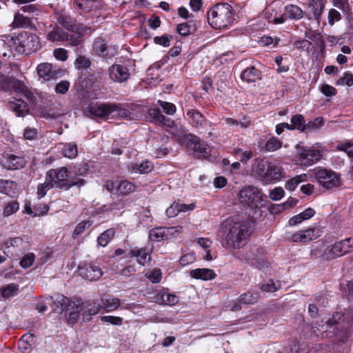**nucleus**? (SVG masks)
Segmentation results:
<instances>
[{"label": "nucleus", "mask_w": 353, "mask_h": 353, "mask_svg": "<svg viewBox=\"0 0 353 353\" xmlns=\"http://www.w3.org/2000/svg\"><path fill=\"white\" fill-rule=\"evenodd\" d=\"M39 48V38L33 34L25 32L14 37L11 35L2 37L0 39V53L3 57L14 56V51L19 54H30Z\"/></svg>", "instance_id": "f257e3e1"}, {"label": "nucleus", "mask_w": 353, "mask_h": 353, "mask_svg": "<svg viewBox=\"0 0 353 353\" xmlns=\"http://www.w3.org/2000/svg\"><path fill=\"white\" fill-rule=\"evenodd\" d=\"M352 331L353 319L343 321V314L341 321H337L333 316L325 321H318L312 326V332L315 336L322 338L336 336L342 341L347 339Z\"/></svg>", "instance_id": "f03ea898"}, {"label": "nucleus", "mask_w": 353, "mask_h": 353, "mask_svg": "<svg viewBox=\"0 0 353 353\" xmlns=\"http://www.w3.org/2000/svg\"><path fill=\"white\" fill-rule=\"evenodd\" d=\"M222 226L225 234L223 245L229 248H239L252 232L249 222L239 218L227 220Z\"/></svg>", "instance_id": "7ed1b4c3"}, {"label": "nucleus", "mask_w": 353, "mask_h": 353, "mask_svg": "<svg viewBox=\"0 0 353 353\" xmlns=\"http://www.w3.org/2000/svg\"><path fill=\"white\" fill-rule=\"evenodd\" d=\"M234 20V10L226 3L214 5L208 12V21L215 29L225 28Z\"/></svg>", "instance_id": "20e7f679"}, {"label": "nucleus", "mask_w": 353, "mask_h": 353, "mask_svg": "<svg viewBox=\"0 0 353 353\" xmlns=\"http://www.w3.org/2000/svg\"><path fill=\"white\" fill-rule=\"evenodd\" d=\"M47 39L51 42H61L67 46H77L82 41L79 34H70L59 26L47 34Z\"/></svg>", "instance_id": "39448f33"}, {"label": "nucleus", "mask_w": 353, "mask_h": 353, "mask_svg": "<svg viewBox=\"0 0 353 353\" xmlns=\"http://www.w3.org/2000/svg\"><path fill=\"white\" fill-rule=\"evenodd\" d=\"M179 142L196 152L199 157H208L210 150L206 143L201 141L199 137L192 134H184L178 136Z\"/></svg>", "instance_id": "423d86ee"}, {"label": "nucleus", "mask_w": 353, "mask_h": 353, "mask_svg": "<svg viewBox=\"0 0 353 353\" xmlns=\"http://www.w3.org/2000/svg\"><path fill=\"white\" fill-rule=\"evenodd\" d=\"M319 183L325 189H332L341 185L339 174L331 170L320 169L315 173Z\"/></svg>", "instance_id": "0eeeda50"}, {"label": "nucleus", "mask_w": 353, "mask_h": 353, "mask_svg": "<svg viewBox=\"0 0 353 353\" xmlns=\"http://www.w3.org/2000/svg\"><path fill=\"white\" fill-rule=\"evenodd\" d=\"M322 158L321 150L311 148H299L297 150L296 161L301 165L310 166Z\"/></svg>", "instance_id": "6e6552de"}, {"label": "nucleus", "mask_w": 353, "mask_h": 353, "mask_svg": "<svg viewBox=\"0 0 353 353\" xmlns=\"http://www.w3.org/2000/svg\"><path fill=\"white\" fill-rule=\"evenodd\" d=\"M262 197V193L254 186L245 187L239 194L240 202L252 208L258 207L263 201Z\"/></svg>", "instance_id": "1a4fd4ad"}, {"label": "nucleus", "mask_w": 353, "mask_h": 353, "mask_svg": "<svg viewBox=\"0 0 353 353\" xmlns=\"http://www.w3.org/2000/svg\"><path fill=\"white\" fill-rule=\"evenodd\" d=\"M0 88L1 91H14L23 94L27 98L31 97L32 94L28 91L27 87L19 80L4 75H0Z\"/></svg>", "instance_id": "9d476101"}, {"label": "nucleus", "mask_w": 353, "mask_h": 353, "mask_svg": "<svg viewBox=\"0 0 353 353\" xmlns=\"http://www.w3.org/2000/svg\"><path fill=\"white\" fill-rule=\"evenodd\" d=\"M47 180H50L54 187L68 190L69 172L67 168L63 167L57 170L51 169L46 173Z\"/></svg>", "instance_id": "9b49d317"}, {"label": "nucleus", "mask_w": 353, "mask_h": 353, "mask_svg": "<svg viewBox=\"0 0 353 353\" xmlns=\"http://www.w3.org/2000/svg\"><path fill=\"white\" fill-rule=\"evenodd\" d=\"M93 52L97 56L103 59H112L118 52V47L116 46H108L102 38H97L92 46Z\"/></svg>", "instance_id": "f8f14e48"}, {"label": "nucleus", "mask_w": 353, "mask_h": 353, "mask_svg": "<svg viewBox=\"0 0 353 353\" xmlns=\"http://www.w3.org/2000/svg\"><path fill=\"white\" fill-rule=\"evenodd\" d=\"M110 79L119 83L126 82L130 77V69L124 65L114 63L108 68Z\"/></svg>", "instance_id": "ddd939ff"}, {"label": "nucleus", "mask_w": 353, "mask_h": 353, "mask_svg": "<svg viewBox=\"0 0 353 353\" xmlns=\"http://www.w3.org/2000/svg\"><path fill=\"white\" fill-rule=\"evenodd\" d=\"M37 72L39 77L43 81H50L57 79L62 76L63 70L54 68L51 63H42L37 65Z\"/></svg>", "instance_id": "4468645a"}, {"label": "nucleus", "mask_w": 353, "mask_h": 353, "mask_svg": "<svg viewBox=\"0 0 353 353\" xmlns=\"http://www.w3.org/2000/svg\"><path fill=\"white\" fill-rule=\"evenodd\" d=\"M319 236V230L312 228L295 232L288 238L293 242L306 243L316 239Z\"/></svg>", "instance_id": "2eb2a0df"}, {"label": "nucleus", "mask_w": 353, "mask_h": 353, "mask_svg": "<svg viewBox=\"0 0 353 353\" xmlns=\"http://www.w3.org/2000/svg\"><path fill=\"white\" fill-rule=\"evenodd\" d=\"M114 108L112 103H94L88 106V112L92 117L104 118L112 113Z\"/></svg>", "instance_id": "dca6fc26"}, {"label": "nucleus", "mask_w": 353, "mask_h": 353, "mask_svg": "<svg viewBox=\"0 0 353 353\" xmlns=\"http://www.w3.org/2000/svg\"><path fill=\"white\" fill-rule=\"evenodd\" d=\"M2 162L3 167L10 170L23 168L26 165V161L23 157L12 154H4Z\"/></svg>", "instance_id": "f3484780"}, {"label": "nucleus", "mask_w": 353, "mask_h": 353, "mask_svg": "<svg viewBox=\"0 0 353 353\" xmlns=\"http://www.w3.org/2000/svg\"><path fill=\"white\" fill-rule=\"evenodd\" d=\"M79 269L81 275L89 281L98 280L103 275L102 270L94 265L87 264Z\"/></svg>", "instance_id": "a211bd4d"}, {"label": "nucleus", "mask_w": 353, "mask_h": 353, "mask_svg": "<svg viewBox=\"0 0 353 353\" xmlns=\"http://www.w3.org/2000/svg\"><path fill=\"white\" fill-rule=\"evenodd\" d=\"M153 169V164L151 161L145 160L140 163H132L128 165V171L134 174H147Z\"/></svg>", "instance_id": "6ab92c4d"}, {"label": "nucleus", "mask_w": 353, "mask_h": 353, "mask_svg": "<svg viewBox=\"0 0 353 353\" xmlns=\"http://www.w3.org/2000/svg\"><path fill=\"white\" fill-rule=\"evenodd\" d=\"M192 278L196 279H201L203 281H209L215 278L216 273L212 269L208 268H198L192 270L190 272Z\"/></svg>", "instance_id": "aec40b11"}, {"label": "nucleus", "mask_w": 353, "mask_h": 353, "mask_svg": "<svg viewBox=\"0 0 353 353\" xmlns=\"http://www.w3.org/2000/svg\"><path fill=\"white\" fill-rule=\"evenodd\" d=\"M259 294L254 292H247L242 294L238 299V303L234 306V310H240L241 308L239 304H252L258 301Z\"/></svg>", "instance_id": "412c9836"}, {"label": "nucleus", "mask_w": 353, "mask_h": 353, "mask_svg": "<svg viewBox=\"0 0 353 353\" xmlns=\"http://www.w3.org/2000/svg\"><path fill=\"white\" fill-rule=\"evenodd\" d=\"M268 168V171L263 181L269 183L281 179L283 174V169L281 166L269 163Z\"/></svg>", "instance_id": "4be33fe9"}, {"label": "nucleus", "mask_w": 353, "mask_h": 353, "mask_svg": "<svg viewBox=\"0 0 353 353\" xmlns=\"http://www.w3.org/2000/svg\"><path fill=\"white\" fill-rule=\"evenodd\" d=\"M324 8L323 0H312L307 6V12L310 16H312L316 20L320 18Z\"/></svg>", "instance_id": "5701e85b"}, {"label": "nucleus", "mask_w": 353, "mask_h": 353, "mask_svg": "<svg viewBox=\"0 0 353 353\" xmlns=\"http://www.w3.org/2000/svg\"><path fill=\"white\" fill-rule=\"evenodd\" d=\"M260 72L254 66H250L244 70L241 75L243 80L251 83L260 79Z\"/></svg>", "instance_id": "b1692460"}, {"label": "nucleus", "mask_w": 353, "mask_h": 353, "mask_svg": "<svg viewBox=\"0 0 353 353\" xmlns=\"http://www.w3.org/2000/svg\"><path fill=\"white\" fill-rule=\"evenodd\" d=\"M190 123L194 127L201 126L205 120L203 115L195 110H189L186 114Z\"/></svg>", "instance_id": "393cba45"}, {"label": "nucleus", "mask_w": 353, "mask_h": 353, "mask_svg": "<svg viewBox=\"0 0 353 353\" xmlns=\"http://www.w3.org/2000/svg\"><path fill=\"white\" fill-rule=\"evenodd\" d=\"M10 108L15 112L19 117H23L29 111L28 104L21 99H16L10 102Z\"/></svg>", "instance_id": "a878e982"}, {"label": "nucleus", "mask_w": 353, "mask_h": 353, "mask_svg": "<svg viewBox=\"0 0 353 353\" xmlns=\"http://www.w3.org/2000/svg\"><path fill=\"white\" fill-rule=\"evenodd\" d=\"M268 164L269 162L260 160L256 161L252 165V170L261 179V180L264 181L265 176L268 171Z\"/></svg>", "instance_id": "bb28decb"}, {"label": "nucleus", "mask_w": 353, "mask_h": 353, "mask_svg": "<svg viewBox=\"0 0 353 353\" xmlns=\"http://www.w3.org/2000/svg\"><path fill=\"white\" fill-rule=\"evenodd\" d=\"M259 249L256 247H246L241 251L242 259L253 264L257 260Z\"/></svg>", "instance_id": "cd10ccee"}, {"label": "nucleus", "mask_w": 353, "mask_h": 353, "mask_svg": "<svg viewBox=\"0 0 353 353\" xmlns=\"http://www.w3.org/2000/svg\"><path fill=\"white\" fill-rule=\"evenodd\" d=\"M196 30V26L194 21L183 23L177 26V32L182 36H188L193 34Z\"/></svg>", "instance_id": "c85d7f7f"}, {"label": "nucleus", "mask_w": 353, "mask_h": 353, "mask_svg": "<svg viewBox=\"0 0 353 353\" xmlns=\"http://www.w3.org/2000/svg\"><path fill=\"white\" fill-rule=\"evenodd\" d=\"M130 254L132 256L138 258L137 261L141 265H145L151 260L149 253L143 248L131 250Z\"/></svg>", "instance_id": "c756f323"}, {"label": "nucleus", "mask_w": 353, "mask_h": 353, "mask_svg": "<svg viewBox=\"0 0 353 353\" xmlns=\"http://www.w3.org/2000/svg\"><path fill=\"white\" fill-rule=\"evenodd\" d=\"M112 106H115V108L112 110V112H117V115L120 118L130 119H132L131 117L132 109L129 108L128 105L112 103Z\"/></svg>", "instance_id": "7c9ffc66"}, {"label": "nucleus", "mask_w": 353, "mask_h": 353, "mask_svg": "<svg viewBox=\"0 0 353 353\" xmlns=\"http://www.w3.org/2000/svg\"><path fill=\"white\" fill-rule=\"evenodd\" d=\"M303 14V10L297 6L288 5L285 7V16L291 19H300Z\"/></svg>", "instance_id": "2f4dec72"}, {"label": "nucleus", "mask_w": 353, "mask_h": 353, "mask_svg": "<svg viewBox=\"0 0 353 353\" xmlns=\"http://www.w3.org/2000/svg\"><path fill=\"white\" fill-rule=\"evenodd\" d=\"M135 189V185L128 181H121L117 185V192L124 195L134 192Z\"/></svg>", "instance_id": "473e14b6"}, {"label": "nucleus", "mask_w": 353, "mask_h": 353, "mask_svg": "<svg viewBox=\"0 0 353 353\" xmlns=\"http://www.w3.org/2000/svg\"><path fill=\"white\" fill-rule=\"evenodd\" d=\"M102 307L107 312H112L115 310L120 305V300L117 298L109 297L107 299H101Z\"/></svg>", "instance_id": "72a5a7b5"}, {"label": "nucleus", "mask_w": 353, "mask_h": 353, "mask_svg": "<svg viewBox=\"0 0 353 353\" xmlns=\"http://www.w3.org/2000/svg\"><path fill=\"white\" fill-rule=\"evenodd\" d=\"M291 129H297L301 132L305 131V121L302 114H296L291 119Z\"/></svg>", "instance_id": "f704fd0d"}, {"label": "nucleus", "mask_w": 353, "mask_h": 353, "mask_svg": "<svg viewBox=\"0 0 353 353\" xmlns=\"http://www.w3.org/2000/svg\"><path fill=\"white\" fill-rule=\"evenodd\" d=\"M54 303L57 305L58 307H60L61 311H69L70 307H73L70 303L69 299L63 295H57L54 300Z\"/></svg>", "instance_id": "c9c22d12"}, {"label": "nucleus", "mask_w": 353, "mask_h": 353, "mask_svg": "<svg viewBox=\"0 0 353 353\" xmlns=\"http://www.w3.org/2000/svg\"><path fill=\"white\" fill-rule=\"evenodd\" d=\"M115 232L114 229L110 228L104 231L100 234L97 239L98 244L102 247H105L110 242V239L114 236Z\"/></svg>", "instance_id": "e433bc0d"}, {"label": "nucleus", "mask_w": 353, "mask_h": 353, "mask_svg": "<svg viewBox=\"0 0 353 353\" xmlns=\"http://www.w3.org/2000/svg\"><path fill=\"white\" fill-rule=\"evenodd\" d=\"M58 22L66 30L74 32L77 29L76 25L74 23L70 16L61 15L58 18Z\"/></svg>", "instance_id": "4c0bfd02"}, {"label": "nucleus", "mask_w": 353, "mask_h": 353, "mask_svg": "<svg viewBox=\"0 0 353 353\" xmlns=\"http://www.w3.org/2000/svg\"><path fill=\"white\" fill-rule=\"evenodd\" d=\"M89 306L90 307H88V309L85 310L82 314L83 321H90L92 316L97 314L101 307V306L98 303H94L92 305H90Z\"/></svg>", "instance_id": "58836bf2"}, {"label": "nucleus", "mask_w": 353, "mask_h": 353, "mask_svg": "<svg viewBox=\"0 0 353 353\" xmlns=\"http://www.w3.org/2000/svg\"><path fill=\"white\" fill-rule=\"evenodd\" d=\"M306 179V174H300V175H297L292 179H290V180H288L287 181V183H285V188L287 190H294L295 188L298 186V185L305 181Z\"/></svg>", "instance_id": "ea45409f"}, {"label": "nucleus", "mask_w": 353, "mask_h": 353, "mask_svg": "<svg viewBox=\"0 0 353 353\" xmlns=\"http://www.w3.org/2000/svg\"><path fill=\"white\" fill-rule=\"evenodd\" d=\"M63 154L65 157L74 159L78 154L77 145L74 143H65L63 149Z\"/></svg>", "instance_id": "a19ab883"}, {"label": "nucleus", "mask_w": 353, "mask_h": 353, "mask_svg": "<svg viewBox=\"0 0 353 353\" xmlns=\"http://www.w3.org/2000/svg\"><path fill=\"white\" fill-rule=\"evenodd\" d=\"M165 236V229L163 228H154L149 232V238L152 241H159L163 239Z\"/></svg>", "instance_id": "79ce46f5"}, {"label": "nucleus", "mask_w": 353, "mask_h": 353, "mask_svg": "<svg viewBox=\"0 0 353 353\" xmlns=\"http://www.w3.org/2000/svg\"><path fill=\"white\" fill-rule=\"evenodd\" d=\"M14 181L10 180L0 179V192L6 195H11L13 193L12 185Z\"/></svg>", "instance_id": "37998d69"}, {"label": "nucleus", "mask_w": 353, "mask_h": 353, "mask_svg": "<svg viewBox=\"0 0 353 353\" xmlns=\"http://www.w3.org/2000/svg\"><path fill=\"white\" fill-rule=\"evenodd\" d=\"M92 225V221H83L79 223L75 228L73 232V237L76 238L77 236L81 235L86 229H88Z\"/></svg>", "instance_id": "c03bdc74"}, {"label": "nucleus", "mask_w": 353, "mask_h": 353, "mask_svg": "<svg viewBox=\"0 0 353 353\" xmlns=\"http://www.w3.org/2000/svg\"><path fill=\"white\" fill-rule=\"evenodd\" d=\"M323 117H316L305 123V130H316L323 125Z\"/></svg>", "instance_id": "a18cd8bd"}, {"label": "nucleus", "mask_w": 353, "mask_h": 353, "mask_svg": "<svg viewBox=\"0 0 353 353\" xmlns=\"http://www.w3.org/2000/svg\"><path fill=\"white\" fill-rule=\"evenodd\" d=\"M225 123L232 127H238L241 126L242 128H248L250 122L247 119H243L241 121H238L236 119H234L232 118H226L225 119Z\"/></svg>", "instance_id": "49530a36"}, {"label": "nucleus", "mask_w": 353, "mask_h": 353, "mask_svg": "<svg viewBox=\"0 0 353 353\" xmlns=\"http://www.w3.org/2000/svg\"><path fill=\"white\" fill-rule=\"evenodd\" d=\"M54 187L52 183L50 180L46 179L45 183L39 184L37 187L38 197L39 199L43 197L47 191Z\"/></svg>", "instance_id": "de8ad7c7"}, {"label": "nucleus", "mask_w": 353, "mask_h": 353, "mask_svg": "<svg viewBox=\"0 0 353 353\" xmlns=\"http://www.w3.org/2000/svg\"><path fill=\"white\" fill-rule=\"evenodd\" d=\"M148 115L151 122H154L156 124H159L162 119H163V115L161 114L159 109L157 108H151L148 110Z\"/></svg>", "instance_id": "09e8293b"}, {"label": "nucleus", "mask_w": 353, "mask_h": 353, "mask_svg": "<svg viewBox=\"0 0 353 353\" xmlns=\"http://www.w3.org/2000/svg\"><path fill=\"white\" fill-rule=\"evenodd\" d=\"M41 114L45 118L57 119L63 115V113L59 111H56L51 108H45L41 110Z\"/></svg>", "instance_id": "8fccbe9b"}, {"label": "nucleus", "mask_w": 353, "mask_h": 353, "mask_svg": "<svg viewBox=\"0 0 353 353\" xmlns=\"http://www.w3.org/2000/svg\"><path fill=\"white\" fill-rule=\"evenodd\" d=\"M34 259L35 256L33 253H28L20 261V265L23 268H28L33 264Z\"/></svg>", "instance_id": "3c124183"}, {"label": "nucleus", "mask_w": 353, "mask_h": 353, "mask_svg": "<svg viewBox=\"0 0 353 353\" xmlns=\"http://www.w3.org/2000/svg\"><path fill=\"white\" fill-rule=\"evenodd\" d=\"M19 203L17 201H12L9 202L4 208L3 215L8 216L15 213L19 210Z\"/></svg>", "instance_id": "603ef678"}, {"label": "nucleus", "mask_w": 353, "mask_h": 353, "mask_svg": "<svg viewBox=\"0 0 353 353\" xmlns=\"http://www.w3.org/2000/svg\"><path fill=\"white\" fill-rule=\"evenodd\" d=\"M158 103L167 114L173 115L176 112V108L174 104L161 100Z\"/></svg>", "instance_id": "864d4df0"}, {"label": "nucleus", "mask_w": 353, "mask_h": 353, "mask_svg": "<svg viewBox=\"0 0 353 353\" xmlns=\"http://www.w3.org/2000/svg\"><path fill=\"white\" fill-rule=\"evenodd\" d=\"M333 3L335 7L341 10L343 13H349L350 8L348 0H333Z\"/></svg>", "instance_id": "5fc2aeb1"}, {"label": "nucleus", "mask_w": 353, "mask_h": 353, "mask_svg": "<svg viewBox=\"0 0 353 353\" xmlns=\"http://www.w3.org/2000/svg\"><path fill=\"white\" fill-rule=\"evenodd\" d=\"M70 85V83L68 81H61L56 85L55 92L57 94H63L68 91Z\"/></svg>", "instance_id": "6e6d98bb"}, {"label": "nucleus", "mask_w": 353, "mask_h": 353, "mask_svg": "<svg viewBox=\"0 0 353 353\" xmlns=\"http://www.w3.org/2000/svg\"><path fill=\"white\" fill-rule=\"evenodd\" d=\"M285 192L281 187L274 188L270 192V198L273 201H279L284 196Z\"/></svg>", "instance_id": "4d7b16f0"}, {"label": "nucleus", "mask_w": 353, "mask_h": 353, "mask_svg": "<svg viewBox=\"0 0 353 353\" xmlns=\"http://www.w3.org/2000/svg\"><path fill=\"white\" fill-rule=\"evenodd\" d=\"M281 146V143L276 139L272 138L268 141L265 148L268 151H274Z\"/></svg>", "instance_id": "13d9d810"}, {"label": "nucleus", "mask_w": 353, "mask_h": 353, "mask_svg": "<svg viewBox=\"0 0 353 353\" xmlns=\"http://www.w3.org/2000/svg\"><path fill=\"white\" fill-rule=\"evenodd\" d=\"M172 36L170 35H163L161 37H155L154 38V41L156 44L168 47L170 46V39H172Z\"/></svg>", "instance_id": "bf43d9fd"}, {"label": "nucleus", "mask_w": 353, "mask_h": 353, "mask_svg": "<svg viewBox=\"0 0 353 353\" xmlns=\"http://www.w3.org/2000/svg\"><path fill=\"white\" fill-rule=\"evenodd\" d=\"M353 145L350 142L343 143L339 144L336 147L337 150L344 151L350 157L353 158Z\"/></svg>", "instance_id": "052dcab7"}, {"label": "nucleus", "mask_w": 353, "mask_h": 353, "mask_svg": "<svg viewBox=\"0 0 353 353\" xmlns=\"http://www.w3.org/2000/svg\"><path fill=\"white\" fill-rule=\"evenodd\" d=\"M148 279L153 283H158L161 279V272L159 269H155L147 274Z\"/></svg>", "instance_id": "680f3d73"}, {"label": "nucleus", "mask_w": 353, "mask_h": 353, "mask_svg": "<svg viewBox=\"0 0 353 353\" xmlns=\"http://www.w3.org/2000/svg\"><path fill=\"white\" fill-rule=\"evenodd\" d=\"M81 309L80 305H76L75 309L69 312L68 317L69 323H74L78 320Z\"/></svg>", "instance_id": "e2e57ef3"}, {"label": "nucleus", "mask_w": 353, "mask_h": 353, "mask_svg": "<svg viewBox=\"0 0 353 353\" xmlns=\"http://www.w3.org/2000/svg\"><path fill=\"white\" fill-rule=\"evenodd\" d=\"M29 21L28 18L23 17L22 14H17L14 16L13 25L14 27L19 28L26 26Z\"/></svg>", "instance_id": "0e129e2a"}, {"label": "nucleus", "mask_w": 353, "mask_h": 353, "mask_svg": "<svg viewBox=\"0 0 353 353\" xmlns=\"http://www.w3.org/2000/svg\"><path fill=\"white\" fill-rule=\"evenodd\" d=\"M341 19L340 12L332 8L330 9L328 13V22L330 25H334L335 22L339 21Z\"/></svg>", "instance_id": "69168bd1"}, {"label": "nucleus", "mask_w": 353, "mask_h": 353, "mask_svg": "<svg viewBox=\"0 0 353 353\" xmlns=\"http://www.w3.org/2000/svg\"><path fill=\"white\" fill-rule=\"evenodd\" d=\"M80 176H76L74 177L71 176L69 179L68 183V190L74 186L81 187L85 185V181L82 178L79 177Z\"/></svg>", "instance_id": "338daca9"}, {"label": "nucleus", "mask_w": 353, "mask_h": 353, "mask_svg": "<svg viewBox=\"0 0 353 353\" xmlns=\"http://www.w3.org/2000/svg\"><path fill=\"white\" fill-rule=\"evenodd\" d=\"M53 54L57 60L65 61L68 59V51L63 48H56L54 50Z\"/></svg>", "instance_id": "774afa93"}]
</instances>
